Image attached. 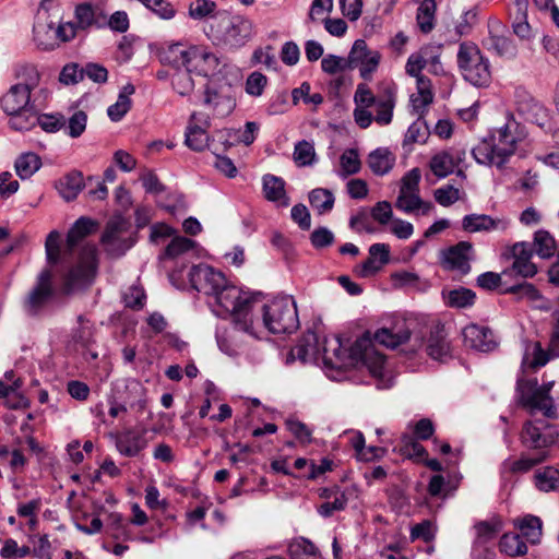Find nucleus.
Instances as JSON below:
<instances>
[{
	"mask_svg": "<svg viewBox=\"0 0 559 559\" xmlns=\"http://www.w3.org/2000/svg\"><path fill=\"white\" fill-rule=\"evenodd\" d=\"M214 296L217 305L230 313L236 331L243 332L254 340H260L261 324L259 321H254V312L258 306L254 296L227 283Z\"/></svg>",
	"mask_w": 559,
	"mask_h": 559,
	"instance_id": "obj_1",
	"label": "nucleus"
},
{
	"mask_svg": "<svg viewBox=\"0 0 559 559\" xmlns=\"http://www.w3.org/2000/svg\"><path fill=\"white\" fill-rule=\"evenodd\" d=\"M252 34L253 24L248 17L221 12L213 17L207 36L214 45L223 49L236 50L243 47L251 39Z\"/></svg>",
	"mask_w": 559,
	"mask_h": 559,
	"instance_id": "obj_2",
	"label": "nucleus"
},
{
	"mask_svg": "<svg viewBox=\"0 0 559 559\" xmlns=\"http://www.w3.org/2000/svg\"><path fill=\"white\" fill-rule=\"evenodd\" d=\"M23 74L26 75L24 83H17L1 97L0 104L3 111L12 116L10 124L15 130H28L34 126L29 118L23 119L22 112L27 111L31 99V92L39 82V73L34 66H25L22 68Z\"/></svg>",
	"mask_w": 559,
	"mask_h": 559,
	"instance_id": "obj_3",
	"label": "nucleus"
},
{
	"mask_svg": "<svg viewBox=\"0 0 559 559\" xmlns=\"http://www.w3.org/2000/svg\"><path fill=\"white\" fill-rule=\"evenodd\" d=\"M254 321L261 324V336L264 330L272 334H290L299 328L297 306L293 297H276L254 312Z\"/></svg>",
	"mask_w": 559,
	"mask_h": 559,
	"instance_id": "obj_4",
	"label": "nucleus"
},
{
	"mask_svg": "<svg viewBox=\"0 0 559 559\" xmlns=\"http://www.w3.org/2000/svg\"><path fill=\"white\" fill-rule=\"evenodd\" d=\"M512 124L497 129L488 138L481 140L473 150L472 155L481 165L502 167L508 158L515 152L516 138Z\"/></svg>",
	"mask_w": 559,
	"mask_h": 559,
	"instance_id": "obj_5",
	"label": "nucleus"
},
{
	"mask_svg": "<svg viewBox=\"0 0 559 559\" xmlns=\"http://www.w3.org/2000/svg\"><path fill=\"white\" fill-rule=\"evenodd\" d=\"M554 384V381L539 385L537 379H518L515 388L518 403L531 414L542 413L546 418H557V406L550 396Z\"/></svg>",
	"mask_w": 559,
	"mask_h": 559,
	"instance_id": "obj_6",
	"label": "nucleus"
},
{
	"mask_svg": "<svg viewBox=\"0 0 559 559\" xmlns=\"http://www.w3.org/2000/svg\"><path fill=\"white\" fill-rule=\"evenodd\" d=\"M97 223L90 217H80L70 228L67 235V243L61 253L60 234L57 230L49 233L46 239L45 248L49 263H57L59 260L68 262L76 252L78 247L88 235L96 230Z\"/></svg>",
	"mask_w": 559,
	"mask_h": 559,
	"instance_id": "obj_7",
	"label": "nucleus"
},
{
	"mask_svg": "<svg viewBox=\"0 0 559 559\" xmlns=\"http://www.w3.org/2000/svg\"><path fill=\"white\" fill-rule=\"evenodd\" d=\"M457 64L465 81L478 87L489 85L490 62L474 43L465 41L460 45Z\"/></svg>",
	"mask_w": 559,
	"mask_h": 559,
	"instance_id": "obj_8",
	"label": "nucleus"
},
{
	"mask_svg": "<svg viewBox=\"0 0 559 559\" xmlns=\"http://www.w3.org/2000/svg\"><path fill=\"white\" fill-rule=\"evenodd\" d=\"M97 270V249L94 245H83L78 253L76 262L63 275L66 293H72L92 284Z\"/></svg>",
	"mask_w": 559,
	"mask_h": 559,
	"instance_id": "obj_9",
	"label": "nucleus"
},
{
	"mask_svg": "<svg viewBox=\"0 0 559 559\" xmlns=\"http://www.w3.org/2000/svg\"><path fill=\"white\" fill-rule=\"evenodd\" d=\"M559 432L557 428L546 420L536 419L526 421L520 433L521 444L535 451V453L546 454L548 457V449L556 443Z\"/></svg>",
	"mask_w": 559,
	"mask_h": 559,
	"instance_id": "obj_10",
	"label": "nucleus"
},
{
	"mask_svg": "<svg viewBox=\"0 0 559 559\" xmlns=\"http://www.w3.org/2000/svg\"><path fill=\"white\" fill-rule=\"evenodd\" d=\"M134 242L129 224L121 217L110 219L100 238L105 252L111 258L122 257Z\"/></svg>",
	"mask_w": 559,
	"mask_h": 559,
	"instance_id": "obj_11",
	"label": "nucleus"
},
{
	"mask_svg": "<svg viewBox=\"0 0 559 559\" xmlns=\"http://www.w3.org/2000/svg\"><path fill=\"white\" fill-rule=\"evenodd\" d=\"M55 295L52 273L49 269L43 270L23 301L24 311L32 317L38 316L51 301Z\"/></svg>",
	"mask_w": 559,
	"mask_h": 559,
	"instance_id": "obj_12",
	"label": "nucleus"
},
{
	"mask_svg": "<svg viewBox=\"0 0 559 559\" xmlns=\"http://www.w3.org/2000/svg\"><path fill=\"white\" fill-rule=\"evenodd\" d=\"M349 356L356 362L367 366L373 376H381L384 367V356L378 353L367 332L357 338L349 348Z\"/></svg>",
	"mask_w": 559,
	"mask_h": 559,
	"instance_id": "obj_13",
	"label": "nucleus"
},
{
	"mask_svg": "<svg viewBox=\"0 0 559 559\" xmlns=\"http://www.w3.org/2000/svg\"><path fill=\"white\" fill-rule=\"evenodd\" d=\"M380 59V52L369 49L362 39H357L348 53L349 68H359L360 76L364 80L371 79L379 67Z\"/></svg>",
	"mask_w": 559,
	"mask_h": 559,
	"instance_id": "obj_14",
	"label": "nucleus"
},
{
	"mask_svg": "<svg viewBox=\"0 0 559 559\" xmlns=\"http://www.w3.org/2000/svg\"><path fill=\"white\" fill-rule=\"evenodd\" d=\"M188 276L192 288L204 295H215L226 284L223 273L204 264L192 266Z\"/></svg>",
	"mask_w": 559,
	"mask_h": 559,
	"instance_id": "obj_15",
	"label": "nucleus"
},
{
	"mask_svg": "<svg viewBox=\"0 0 559 559\" xmlns=\"http://www.w3.org/2000/svg\"><path fill=\"white\" fill-rule=\"evenodd\" d=\"M513 263L511 267L502 272L503 276H520L522 278H532L537 273V266L532 262V248L528 242H516L511 248Z\"/></svg>",
	"mask_w": 559,
	"mask_h": 559,
	"instance_id": "obj_16",
	"label": "nucleus"
},
{
	"mask_svg": "<svg viewBox=\"0 0 559 559\" xmlns=\"http://www.w3.org/2000/svg\"><path fill=\"white\" fill-rule=\"evenodd\" d=\"M473 246L468 241H460L441 251V265L449 271L465 275L471 271Z\"/></svg>",
	"mask_w": 559,
	"mask_h": 559,
	"instance_id": "obj_17",
	"label": "nucleus"
},
{
	"mask_svg": "<svg viewBox=\"0 0 559 559\" xmlns=\"http://www.w3.org/2000/svg\"><path fill=\"white\" fill-rule=\"evenodd\" d=\"M211 123L207 117H199L197 112L190 116L185 133L186 145L195 152H201L206 147L212 148L207 130Z\"/></svg>",
	"mask_w": 559,
	"mask_h": 559,
	"instance_id": "obj_18",
	"label": "nucleus"
},
{
	"mask_svg": "<svg viewBox=\"0 0 559 559\" xmlns=\"http://www.w3.org/2000/svg\"><path fill=\"white\" fill-rule=\"evenodd\" d=\"M188 57L187 69L199 75L207 76L218 67V58L206 47H188Z\"/></svg>",
	"mask_w": 559,
	"mask_h": 559,
	"instance_id": "obj_19",
	"label": "nucleus"
},
{
	"mask_svg": "<svg viewBox=\"0 0 559 559\" xmlns=\"http://www.w3.org/2000/svg\"><path fill=\"white\" fill-rule=\"evenodd\" d=\"M451 344L444 325L437 323L430 328L426 340V353L435 360L445 361L451 357Z\"/></svg>",
	"mask_w": 559,
	"mask_h": 559,
	"instance_id": "obj_20",
	"label": "nucleus"
},
{
	"mask_svg": "<svg viewBox=\"0 0 559 559\" xmlns=\"http://www.w3.org/2000/svg\"><path fill=\"white\" fill-rule=\"evenodd\" d=\"M462 334L465 346L469 348L488 353L497 346L493 333L487 326L468 324L463 329Z\"/></svg>",
	"mask_w": 559,
	"mask_h": 559,
	"instance_id": "obj_21",
	"label": "nucleus"
},
{
	"mask_svg": "<svg viewBox=\"0 0 559 559\" xmlns=\"http://www.w3.org/2000/svg\"><path fill=\"white\" fill-rule=\"evenodd\" d=\"M57 22L50 19L49 14L38 12L37 20L33 26L34 40L43 50H52L57 47Z\"/></svg>",
	"mask_w": 559,
	"mask_h": 559,
	"instance_id": "obj_22",
	"label": "nucleus"
},
{
	"mask_svg": "<svg viewBox=\"0 0 559 559\" xmlns=\"http://www.w3.org/2000/svg\"><path fill=\"white\" fill-rule=\"evenodd\" d=\"M146 429L136 431L127 429L116 439V448L119 453L127 457L138 456L148 444L146 439Z\"/></svg>",
	"mask_w": 559,
	"mask_h": 559,
	"instance_id": "obj_23",
	"label": "nucleus"
},
{
	"mask_svg": "<svg viewBox=\"0 0 559 559\" xmlns=\"http://www.w3.org/2000/svg\"><path fill=\"white\" fill-rule=\"evenodd\" d=\"M390 260V246L386 243H373L369 248L368 259L357 267L361 277L377 274Z\"/></svg>",
	"mask_w": 559,
	"mask_h": 559,
	"instance_id": "obj_24",
	"label": "nucleus"
},
{
	"mask_svg": "<svg viewBox=\"0 0 559 559\" xmlns=\"http://www.w3.org/2000/svg\"><path fill=\"white\" fill-rule=\"evenodd\" d=\"M106 533L114 539L139 540L142 543L151 544L155 540L154 536L140 535L134 537L131 533L129 523H127L120 513L114 512L108 515L106 523Z\"/></svg>",
	"mask_w": 559,
	"mask_h": 559,
	"instance_id": "obj_25",
	"label": "nucleus"
},
{
	"mask_svg": "<svg viewBox=\"0 0 559 559\" xmlns=\"http://www.w3.org/2000/svg\"><path fill=\"white\" fill-rule=\"evenodd\" d=\"M75 19L81 29L105 28V10L98 4H79L75 8Z\"/></svg>",
	"mask_w": 559,
	"mask_h": 559,
	"instance_id": "obj_26",
	"label": "nucleus"
},
{
	"mask_svg": "<svg viewBox=\"0 0 559 559\" xmlns=\"http://www.w3.org/2000/svg\"><path fill=\"white\" fill-rule=\"evenodd\" d=\"M117 397L126 403L127 408L133 409L136 413L142 414L146 408V391L138 380H128L124 384L123 393Z\"/></svg>",
	"mask_w": 559,
	"mask_h": 559,
	"instance_id": "obj_27",
	"label": "nucleus"
},
{
	"mask_svg": "<svg viewBox=\"0 0 559 559\" xmlns=\"http://www.w3.org/2000/svg\"><path fill=\"white\" fill-rule=\"evenodd\" d=\"M502 527L503 522L499 516H492L489 520L475 523V539L473 546L475 548L485 547L496 538V536L502 531Z\"/></svg>",
	"mask_w": 559,
	"mask_h": 559,
	"instance_id": "obj_28",
	"label": "nucleus"
},
{
	"mask_svg": "<svg viewBox=\"0 0 559 559\" xmlns=\"http://www.w3.org/2000/svg\"><path fill=\"white\" fill-rule=\"evenodd\" d=\"M262 190L264 198L270 202H276L282 206L289 204V199L285 191V181L275 175L266 174L262 178Z\"/></svg>",
	"mask_w": 559,
	"mask_h": 559,
	"instance_id": "obj_29",
	"label": "nucleus"
},
{
	"mask_svg": "<svg viewBox=\"0 0 559 559\" xmlns=\"http://www.w3.org/2000/svg\"><path fill=\"white\" fill-rule=\"evenodd\" d=\"M84 187L83 175L81 171L72 170L60 178L56 183V189L67 202L76 199Z\"/></svg>",
	"mask_w": 559,
	"mask_h": 559,
	"instance_id": "obj_30",
	"label": "nucleus"
},
{
	"mask_svg": "<svg viewBox=\"0 0 559 559\" xmlns=\"http://www.w3.org/2000/svg\"><path fill=\"white\" fill-rule=\"evenodd\" d=\"M395 207L407 214L421 211L423 215H427L433 209V205L431 202L421 200L419 191H400Z\"/></svg>",
	"mask_w": 559,
	"mask_h": 559,
	"instance_id": "obj_31",
	"label": "nucleus"
},
{
	"mask_svg": "<svg viewBox=\"0 0 559 559\" xmlns=\"http://www.w3.org/2000/svg\"><path fill=\"white\" fill-rule=\"evenodd\" d=\"M462 227L465 231L476 233L481 230L504 229L507 224L485 214H469L464 216Z\"/></svg>",
	"mask_w": 559,
	"mask_h": 559,
	"instance_id": "obj_32",
	"label": "nucleus"
},
{
	"mask_svg": "<svg viewBox=\"0 0 559 559\" xmlns=\"http://www.w3.org/2000/svg\"><path fill=\"white\" fill-rule=\"evenodd\" d=\"M374 120L380 126H386L392 121L395 106V92L388 87L382 95H379L376 104Z\"/></svg>",
	"mask_w": 559,
	"mask_h": 559,
	"instance_id": "obj_33",
	"label": "nucleus"
},
{
	"mask_svg": "<svg viewBox=\"0 0 559 559\" xmlns=\"http://www.w3.org/2000/svg\"><path fill=\"white\" fill-rule=\"evenodd\" d=\"M395 157L388 148H377L368 156V166L374 175L383 176L394 166Z\"/></svg>",
	"mask_w": 559,
	"mask_h": 559,
	"instance_id": "obj_34",
	"label": "nucleus"
},
{
	"mask_svg": "<svg viewBox=\"0 0 559 559\" xmlns=\"http://www.w3.org/2000/svg\"><path fill=\"white\" fill-rule=\"evenodd\" d=\"M546 460V454L543 453L522 454L518 460H506L502 466L512 474H523Z\"/></svg>",
	"mask_w": 559,
	"mask_h": 559,
	"instance_id": "obj_35",
	"label": "nucleus"
},
{
	"mask_svg": "<svg viewBox=\"0 0 559 559\" xmlns=\"http://www.w3.org/2000/svg\"><path fill=\"white\" fill-rule=\"evenodd\" d=\"M159 58L163 63L170 64L177 70L187 69L188 48L180 43L171 44L160 51Z\"/></svg>",
	"mask_w": 559,
	"mask_h": 559,
	"instance_id": "obj_36",
	"label": "nucleus"
},
{
	"mask_svg": "<svg viewBox=\"0 0 559 559\" xmlns=\"http://www.w3.org/2000/svg\"><path fill=\"white\" fill-rule=\"evenodd\" d=\"M534 484L538 490L544 492L557 490L559 488V469L554 466L538 468L534 474Z\"/></svg>",
	"mask_w": 559,
	"mask_h": 559,
	"instance_id": "obj_37",
	"label": "nucleus"
},
{
	"mask_svg": "<svg viewBox=\"0 0 559 559\" xmlns=\"http://www.w3.org/2000/svg\"><path fill=\"white\" fill-rule=\"evenodd\" d=\"M287 550L292 559H321L314 544L304 537L293 539Z\"/></svg>",
	"mask_w": 559,
	"mask_h": 559,
	"instance_id": "obj_38",
	"label": "nucleus"
},
{
	"mask_svg": "<svg viewBox=\"0 0 559 559\" xmlns=\"http://www.w3.org/2000/svg\"><path fill=\"white\" fill-rule=\"evenodd\" d=\"M41 166L40 157L32 152L20 155L14 164L17 176L21 179L31 178Z\"/></svg>",
	"mask_w": 559,
	"mask_h": 559,
	"instance_id": "obj_39",
	"label": "nucleus"
},
{
	"mask_svg": "<svg viewBox=\"0 0 559 559\" xmlns=\"http://www.w3.org/2000/svg\"><path fill=\"white\" fill-rule=\"evenodd\" d=\"M487 47L498 56L506 58H513L518 52L516 46L511 38L493 34L492 31H490V36L487 39Z\"/></svg>",
	"mask_w": 559,
	"mask_h": 559,
	"instance_id": "obj_40",
	"label": "nucleus"
},
{
	"mask_svg": "<svg viewBox=\"0 0 559 559\" xmlns=\"http://www.w3.org/2000/svg\"><path fill=\"white\" fill-rule=\"evenodd\" d=\"M411 337V332L407 329H401L393 332L390 329H380L374 333V341L388 348H395L401 344L406 343Z\"/></svg>",
	"mask_w": 559,
	"mask_h": 559,
	"instance_id": "obj_41",
	"label": "nucleus"
},
{
	"mask_svg": "<svg viewBox=\"0 0 559 559\" xmlns=\"http://www.w3.org/2000/svg\"><path fill=\"white\" fill-rule=\"evenodd\" d=\"M518 527L523 537L531 544H537L542 537L543 522L538 516L525 515L519 520Z\"/></svg>",
	"mask_w": 559,
	"mask_h": 559,
	"instance_id": "obj_42",
	"label": "nucleus"
},
{
	"mask_svg": "<svg viewBox=\"0 0 559 559\" xmlns=\"http://www.w3.org/2000/svg\"><path fill=\"white\" fill-rule=\"evenodd\" d=\"M534 249L542 259H549L556 253V240L549 231L539 229L534 234Z\"/></svg>",
	"mask_w": 559,
	"mask_h": 559,
	"instance_id": "obj_43",
	"label": "nucleus"
},
{
	"mask_svg": "<svg viewBox=\"0 0 559 559\" xmlns=\"http://www.w3.org/2000/svg\"><path fill=\"white\" fill-rule=\"evenodd\" d=\"M499 549L510 557L523 556L527 552V546L521 535L512 533H506L501 536Z\"/></svg>",
	"mask_w": 559,
	"mask_h": 559,
	"instance_id": "obj_44",
	"label": "nucleus"
},
{
	"mask_svg": "<svg viewBox=\"0 0 559 559\" xmlns=\"http://www.w3.org/2000/svg\"><path fill=\"white\" fill-rule=\"evenodd\" d=\"M515 105L519 115L526 120H533L542 109L540 105L523 90L515 92Z\"/></svg>",
	"mask_w": 559,
	"mask_h": 559,
	"instance_id": "obj_45",
	"label": "nucleus"
},
{
	"mask_svg": "<svg viewBox=\"0 0 559 559\" xmlns=\"http://www.w3.org/2000/svg\"><path fill=\"white\" fill-rule=\"evenodd\" d=\"M436 2L423 0L417 10V24L423 33H429L435 26Z\"/></svg>",
	"mask_w": 559,
	"mask_h": 559,
	"instance_id": "obj_46",
	"label": "nucleus"
},
{
	"mask_svg": "<svg viewBox=\"0 0 559 559\" xmlns=\"http://www.w3.org/2000/svg\"><path fill=\"white\" fill-rule=\"evenodd\" d=\"M429 167L438 178H444L454 171L453 159L450 152L441 151L430 159Z\"/></svg>",
	"mask_w": 559,
	"mask_h": 559,
	"instance_id": "obj_47",
	"label": "nucleus"
},
{
	"mask_svg": "<svg viewBox=\"0 0 559 559\" xmlns=\"http://www.w3.org/2000/svg\"><path fill=\"white\" fill-rule=\"evenodd\" d=\"M340 176L346 178L360 171L361 162L355 148H347L340 157Z\"/></svg>",
	"mask_w": 559,
	"mask_h": 559,
	"instance_id": "obj_48",
	"label": "nucleus"
},
{
	"mask_svg": "<svg viewBox=\"0 0 559 559\" xmlns=\"http://www.w3.org/2000/svg\"><path fill=\"white\" fill-rule=\"evenodd\" d=\"M293 159L298 167L312 165L316 160V151L313 144L306 140L297 142L295 144Z\"/></svg>",
	"mask_w": 559,
	"mask_h": 559,
	"instance_id": "obj_49",
	"label": "nucleus"
},
{
	"mask_svg": "<svg viewBox=\"0 0 559 559\" xmlns=\"http://www.w3.org/2000/svg\"><path fill=\"white\" fill-rule=\"evenodd\" d=\"M204 104L212 106L218 115L229 114L235 106L230 97L219 95L217 92L211 91L210 88L205 90Z\"/></svg>",
	"mask_w": 559,
	"mask_h": 559,
	"instance_id": "obj_50",
	"label": "nucleus"
},
{
	"mask_svg": "<svg viewBox=\"0 0 559 559\" xmlns=\"http://www.w3.org/2000/svg\"><path fill=\"white\" fill-rule=\"evenodd\" d=\"M310 340H316L314 334L302 338L296 346H294L289 352L287 361L298 359L305 364L311 359L316 354V347L311 344Z\"/></svg>",
	"mask_w": 559,
	"mask_h": 559,
	"instance_id": "obj_51",
	"label": "nucleus"
},
{
	"mask_svg": "<svg viewBox=\"0 0 559 559\" xmlns=\"http://www.w3.org/2000/svg\"><path fill=\"white\" fill-rule=\"evenodd\" d=\"M309 201L311 206L322 214L332 210L334 205V195L330 190L318 188L310 192Z\"/></svg>",
	"mask_w": 559,
	"mask_h": 559,
	"instance_id": "obj_52",
	"label": "nucleus"
},
{
	"mask_svg": "<svg viewBox=\"0 0 559 559\" xmlns=\"http://www.w3.org/2000/svg\"><path fill=\"white\" fill-rule=\"evenodd\" d=\"M191 73L188 69H178L171 76L173 87L181 96L189 95L193 91L194 82Z\"/></svg>",
	"mask_w": 559,
	"mask_h": 559,
	"instance_id": "obj_53",
	"label": "nucleus"
},
{
	"mask_svg": "<svg viewBox=\"0 0 559 559\" xmlns=\"http://www.w3.org/2000/svg\"><path fill=\"white\" fill-rule=\"evenodd\" d=\"M345 352L342 348V344L338 337H334L330 342H325L323 346V358L326 364L333 367H340L343 364V357Z\"/></svg>",
	"mask_w": 559,
	"mask_h": 559,
	"instance_id": "obj_54",
	"label": "nucleus"
},
{
	"mask_svg": "<svg viewBox=\"0 0 559 559\" xmlns=\"http://www.w3.org/2000/svg\"><path fill=\"white\" fill-rule=\"evenodd\" d=\"M506 294L518 296L520 299H526L528 301H537L543 298L539 290L531 283L522 282L514 284L504 290Z\"/></svg>",
	"mask_w": 559,
	"mask_h": 559,
	"instance_id": "obj_55",
	"label": "nucleus"
},
{
	"mask_svg": "<svg viewBox=\"0 0 559 559\" xmlns=\"http://www.w3.org/2000/svg\"><path fill=\"white\" fill-rule=\"evenodd\" d=\"M475 297V293L471 289H453L447 296V305L453 308H466L474 304Z\"/></svg>",
	"mask_w": 559,
	"mask_h": 559,
	"instance_id": "obj_56",
	"label": "nucleus"
},
{
	"mask_svg": "<svg viewBox=\"0 0 559 559\" xmlns=\"http://www.w3.org/2000/svg\"><path fill=\"white\" fill-rule=\"evenodd\" d=\"M400 452L409 459L421 460L427 456L426 449L412 436L404 435L401 438Z\"/></svg>",
	"mask_w": 559,
	"mask_h": 559,
	"instance_id": "obj_57",
	"label": "nucleus"
},
{
	"mask_svg": "<svg viewBox=\"0 0 559 559\" xmlns=\"http://www.w3.org/2000/svg\"><path fill=\"white\" fill-rule=\"evenodd\" d=\"M440 55L441 46H424L425 64L428 67V71L435 75L443 73V67L440 62Z\"/></svg>",
	"mask_w": 559,
	"mask_h": 559,
	"instance_id": "obj_58",
	"label": "nucleus"
},
{
	"mask_svg": "<svg viewBox=\"0 0 559 559\" xmlns=\"http://www.w3.org/2000/svg\"><path fill=\"white\" fill-rule=\"evenodd\" d=\"M79 326L72 332V341L81 346H87L93 340V326L84 317H78Z\"/></svg>",
	"mask_w": 559,
	"mask_h": 559,
	"instance_id": "obj_59",
	"label": "nucleus"
},
{
	"mask_svg": "<svg viewBox=\"0 0 559 559\" xmlns=\"http://www.w3.org/2000/svg\"><path fill=\"white\" fill-rule=\"evenodd\" d=\"M194 246V241L186 237H175L166 247L163 259H175L178 255L189 251Z\"/></svg>",
	"mask_w": 559,
	"mask_h": 559,
	"instance_id": "obj_60",
	"label": "nucleus"
},
{
	"mask_svg": "<svg viewBox=\"0 0 559 559\" xmlns=\"http://www.w3.org/2000/svg\"><path fill=\"white\" fill-rule=\"evenodd\" d=\"M28 118L34 123L37 121L40 128L46 132H57L66 127V119L62 115H43L39 117L31 115Z\"/></svg>",
	"mask_w": 559,
	"mask_h": 559,
	"instance_id": "obj_61",
	"label": "nucleus"
},
{
	"mask_svg": "<svg viewBox=\"0 0 559 559\" xmlns=\"http://www.w3.org/2000/svg\"><path fill=\"white\" fill-rule=\"evenodd\" d=\"M348 502L346 492L335 496L334 499L324 501L318 507V513L323 518H330L335 512L345 510Z\"/></svg>",
	"mask_w": 559,
	"mask_h": 559,
	"instance_id": "obj_62",
	"label": "nucleus"
},
{
	"mask_svg": "<svg viewBox=\"0 0 559 559\" xmlns=\"http://www.w3.org/2000/svg\"><path fill=\"white\" fill-rule=\"evenodd\" d=\"M321 68L323 72L331 75L350 69L348 57L343 58L331 53L322 58Z\"/></svg>",
	"mask_w": 559,
	"mask_h": 559,
	"instance_id": "obj_63",
	"label": "nucleus"
},
{
	"mask_svg": "<svg viewBox=\"0 0 559 559\" xmlns=\"http://www.w3.org/2000/svg\"><path fill=\"white\" fill-rule=\"evenodd\" d=\"M435 200L441 206L448 207L460 199V190L452 185H445L435 190Z\"/></svg>",
	"mask_w": 559,
	"mask_h": 559,
	"instance_id": "obj_64",
	"label": "nucleus"
}]
</instances>
